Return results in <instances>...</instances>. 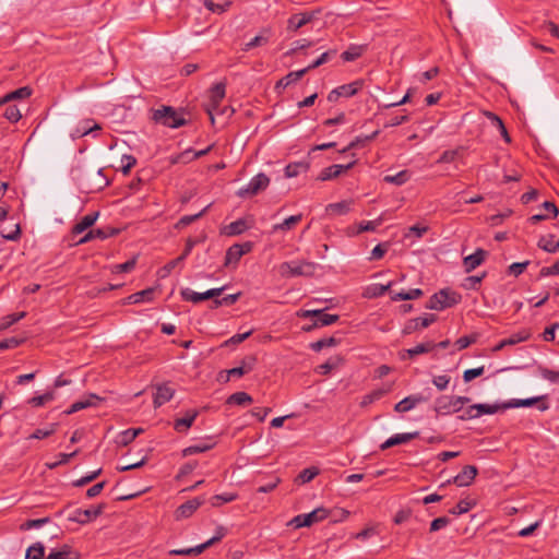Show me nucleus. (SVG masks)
Returning <instances> with one entry per match:
<instances>
[{
  "instance_id": "nucleus-1",
  "label": "nucleus",
  "mask_w": 559,
  "mask_h": 559,
  "mask_svg": "<svg viewBox=\"0 0 559 559\" xmlns=\"http://www.w3.org/2000/svg\"><path fill=\"white\" fill-rule=\"evenodd\" d=\"M151 119L156 123L166 128L177 129L188 124L186 112L181 108L162 105L151 110Z\"/></svg>"
},
{
  "instance_id": "nucleus-2",
  "label": "nucleus",
  "mask_w": 559,
  "mask_h": 559,
  "mask_svg": "<svg viewBox=\"0 0 559 559\" xmlns=\"http://www.w3.org/2000/svg\"><path fill=\"white\" fill-rule=\"evenodd\" d=\"M461 299L462 297L459 293L451 290L449 288H444L430 297L428 304L426 305V308L430 310L441 311L459 304Z\"/></svg>"
},
{
  "instance_id": "nucleus-3",
  "label": "nucleus",
  "mask_w": 559,
  "mask_h": 559,
  "mask_svg": "<svg viewBox=\"0 0 559 559\" xmlns=\"http://www.w3.org/2000/svg\"><path fill=\"white\" fill-rule=\"evenodd\" d=\"M316 264L313 262H283L280 265V273L284 277L311 276L314 273Z\"/></svg>"
},
{
  "instance_id": "nucleus-4",
  "label": "nucleus",
  "mask_w": 559,
  "mask_h": 559,
  "mask_svg": "<svg viewBox=\"0 0 559 559\" xmlns=\"http://www.w3.org/2000/svg\"><path fill=\"white\" fill-rule=\"evenodd\" d=\"M270 178L264 173H259L248 182L246 187L240 188L236 195L238 198H252L264 191L270 185Z\"/></svg>"
},
{
  "instance_id": "nucleus-5",
  "label": "nucleus",
  "mask_w": 559,
  "mask_h": 559,
  "mask_svg": "<svg viewBox=\"0 0 559 559\" xmlns=\"http://www.w3.org/2000/svg\"><path fill=\"white\" fill-rule=\"evenodd\" d=\"M330 515V511L325 508H317L313 511L305 514L296 515L292 521L290 525L295 528H300L305 526H311L314 523H319L325 520Z\"/></svg>"
},
{
  "instance_id": "nucleus-6",
  "label": "nucleus",
  "mask_w": 559,
  "mask_h": 559,
  "mask_svg": "<svg viewBox=\"0 0 559 559\" xmlns=\"http://www.w3.org/2000/svg\"><path fill=\"white\" fill-rule=\"evenodd\" d=\"M225 94L226 85L223 82L214 84L210 90L206 112L209 114L212 122H214V112L218 110L222 100L225 98Z\"/></svg>"
},
{
  "instance_id": "nucleus-7",
  "label": "nucleus",
  "mask_w": 559,
  "mask_h": 559,
  "mask_svg": "<svg viewBox=\"0 0 559 559\" xmlns=\"http://www.w3.org/2000/svg\"><path fill=\"white\" fill-rule=\"evenodd\" d=\"M224 535H225L224 528L219 527L217 535L213 536L207 542H205L201 545H198L195 547L182 548V549H171L169 551V555L170 556H191V555L197 556V555H200L205 549H207L210 546H212L216 542H219L224 537Z\"/></svg>"
},
{
  "instance_id": "nucleus-8",
  "label": "nucleus",
  "mask_w": 559,
  "mask_h": 559,
  "mask_svg": "<svg viewBox=\"0 0 559 559\" xmlns=\"http://www.w3.org/2000/svg\"><path fill=\"white\" fill-rule=\"evenodd\" d=\"M226 286L219 288H212L204 293H197L190 288H183L180 292L181 298L186 301H191L193 304H199L203 300H207L211 298L219 297L222 293L225 290Z\"/></svg>"
},
{
  "instance_id": "nucleus-9",
  "label": "nucleus",
  "mask_w": 559,
  "mask_h": 559,
  "mask_svg": "<svg viewBox=\"0 0 559 559\" xmlns=\"http://www.w3.org/2000/svg\"><path fill=\"white\" fill-rule=\"evenodd\" d=\"M478 469L474 465H466L463 467L462 472H460L456 476L451 479H448L441 487H444L448 484H455L459 487L469 486L475 479Z\"/></svg>"
},
{
  "instance_id": "nucleus-10",
  "label": "nucleus",
  "mask_w": 559,
  "mask_h": 559,
  "mask_svg": "<svg viewBox=\"0 0 559 559\" xmlns=\"http://www.w3.org/2000/svg\"><path fill=\"white\" fill-rule=\"evenodd\" d=\"M252 249V243L247 241L245 243H235L229 247L225 254V266H229L230 264H237L242 255L250 252Z\"/></svg>"
},
{
  "instance_id": "nucleus-11",
  "label": "nucleus",
  "mask_w": 559,
  "mask_h": 559,
  "mask_svg": "<svg viewBox=\"0 0 559 559\" xmlns=\"http://www.w3.org/2000/svg\"><path fill=\"white\" fill-rule=\"evenodd\" d=\"M103 509H104L103 504H99L96 508H91V509H86V510L75 509L69 515L68 520L71 521V522L80 523V524H86L90 521H92V520L96 519L97 516H99L103 513Z\"/></svg>"
},
{
  "instance_id": "nucleus-12",
  "label": "nucleus",
  "mask_w": 559,
  "mask_h": 559,
  "mask_svg": "<svg viewBox=\"0 0 559 559\" xmlns=\"http://www.w3.org/2000/svg\"><path fill=\"white\" fill-rule=\"evenodd\" d=\"M436 414L439 415H450L452 413H457L461 411L459 405L455 402V396L441 395L435 402L433 407Z\"/></svg>"
},
{
  "instance_id": "nucleus-13",
  "label": "nucleus",
  "mask_w": 559,
  "mask_h": 559,
  "mask_svg": "<svg viewBox=\"0 0 559 559\" xmlns=\"http://www.w3.org/2000/svg\"><path fill=\"white\" fill-rule=\"evenodd\" d=\"M355 160L348 163L347 165H338V164H334V165H331L329 167H325L323 168L319 176H318V180L320 181H326V180H332V179H335L337 178L338 176H341L343 173L349 170L350 168H353V166L355 165Z\"/></svg>"
},
{
  "instance_id": "nucleus-14",
  "label": "nucleus",
  "mask_w": 559,
  "mask_h": 559,
  "mask_svg": "<svg viewBox=\"0 0 559 559\" xmlns=\"http://www.w3.org/2000/svg\"><path fill=\"white\" fill-rule=\"evenodd\" d=\"M302 317L309 318L314 317V326H326L335 323L338 320L337 314H330L324 312V310H306L302 312Z\"/></svg>"
},
{
  "instance_id": "nucleus-15",
  "label": "nucleus",
  "mask_w": 559,
  "mask_h": 559,
  "mask_svg": "<svg viewBox=\"0 0 559 559\" xmlns=\"http://www.w3.org/2000/svg\"><path fill=\"white\" fill-rule=\"evenodd\" d=\"M435 320H436L435 314H429L427 317H418L415 319H411L405 323V325L403 328V334L409 335L417 330L428 328Z\"/></svg>"
},
{
  "instance_id": "nucleus-16",
  "label": "nucleus",
  "mask_w": 559,
  "mask_h": 559,
  "mask_svg": "<svg viewBox=\"0 0 559 559\" xmlns=\"http://www.w3.org/2000/svg\"><path fill=\"white\" fill-rule=\"evenodd\" d=\"M204 499L197 497L179 506L176 510V519H187L191 516L202 504Z\"/></svg>"
},
{
  "instance_id": "nucleus-17",
  "label": "nucleus",
  "mask_w": 559,
  "mask_h": 559,
  "mask_svg": "<svg viewBox=\"0 0 559 559\" xmlns=\"http://www.w3.org/2000/svg\"><path fill=\"white\" fill-rule=\"evenodd\" d=\"M545 396H537V397H530V399H514L509 401L508 403H503L504 408H518V407H530L534 404H537L542 402V404L538 406L540 411H546L548 408V405L544 403Z\"/></svg>"
},
{
  "instance_id": "nucleus-18",
  "label": "nucleus",
  "mask_w": 559,
  "mask_h": 559,
  "mask_svg": "<svg viewBox=\"0 0 559 559\" xmlns=\"http://www.w3.org/2000/svg\"><path fill=\"white\" fill-rule=\"evenodd\" d=\"M418 436H419L418 431L393 435L388 440H385L382 444H380V449L382 451H384L391 447L407 443L411 440L416 439Z\"/></svg>"
},
{
  "instance_id": "nucleus-19",
  "label": "nucleus",
  "mask_w": 559,
  "mask_h": 559,
  "mask_svg": "<svg viewBox=\"0 0 559 559\" xmlns=\"http://www.w3.org/2000/svg\"><path fill=\"white\" fill-rule=\"evenodd\" d=\"M174 394H175V390L173 388H170L167 383L158 384L156 386V391L154 393V400H153L154 406L156 408L160 407L162 405H164L165 403L170 401L173 399Z\"/></svg>"
},
{
  "instance_id": "nucleus-20",
  "label": "nucleus",
  "mask_w": 559,
  "mask_h": 559,
  "mask_svg": "<svg viewBox=\"0 0 559 559\" xmlns=\"http://www.w3.org/2000/svg\"><path fill=\"white\" fill-rule=\"evenodd\" d=\"M314 17L312 12L293 14L287 21V29L297 32L299 28L311 22Z\"/></svg>"
},
{
  "instance_id": "nucleus-21",
  "label": "nucleus",
  "mask_w": 559,
  "mask_h": 559,
  "mask_svg": "<svg viewBox=\"0 0 559 559\" xmlns=\"http://www.w3.org/2000/svg\"><path fill=\"white\" fill-rule=\"evenodd\" d=\"M198 415H199V412L197 409L187 411L183 417L177 418L175 420V423H174L175 430L178 432L187 431L192 426V424L194 423Z\"/></svg>"
},
{
  "instance_id": "nucleus-22",
  "label": "nucleus",
  "mask_w": 559,
  "mask_h": 559,
  "mask_svg": "<svg viewBox=\"0 0 559 559\" xmlns=\"http://www.w3.org/2000/svg\"><path fill=\"white\" fill-rule=\"evenodd\" d=\"M100 401H102V399L99 396H97L96 394H88L86 397L74 402L70 406V408L66 411V414L70 415V414L76 413L81 409H84V408H87L91 406H96Z\"/></svg>"
},
{
  "instance_id": "nucleus-23",
  "label": "nucleus",
  "mask_w": 559,
  "mask_h": 559,
  "mask_svg": "<svg viewBox=\"0 0 559 559\" xmlns=\"http://www.w3.org/2000/svg\"><path fill=\"white\" fill-rule=\"evenodd\" d=\"M95 130H100V126L93 120L86 119L76 126V128L71 132V136L72 139H80Z\"/></svg>"
},
{
  "instance_id": "nucleus-24",
  "label": "nucleus",
  "mask_w": 559,
  "mask_h": 559,
  "mask_svg": "<svg viewBox=\"0 0 559 559\" xmlns=\"http://www.w3.org/2000/svg\"><path fill=\"white\" fill-rule=\"evenodd\" d=\"M486 254L487 252L485 250L477 249L474 253L465 257L463 260L465 271L469 273L479 266L484 262Z\"/></svg>"
},
{
  "instance_id": "nucleus-25",
  "label": "nucleus",
  "mask_w": 559,
  "mask_h": 559,
  "mask_svg": "<svg viewBox=\"0 0 559 559\" xmlns=\"http://www.w3.org/2000/svg\"><path fill=\"white\" fill-rule=\"evenodd\" d=\"M98 217V212L90 213L83 216L73 227L72 234L80 235L92 227Z\"/></svg>"
},
{
  "instance_id": "nucleus-26",
  "label": "nucleus",
  "mask_w": 559,
  "mask_h": 559,
  "mask_svg": "<svg viewBox=\"0 0 559 559\" xmlns=\"http://www.w3.org/2000/svg\"><path fill=\"white\" fill-rule=\"evenodd\" d=\"M352 205V200H344L336 203H330L325 206V212L326 214L330 215H345L350 212Z\"/></svg>"
},
{
  "instance_id": "nucleus-27",
  "label": "nucleus",
  "mask_w": 559,
  "mask_h": 559,
  "mask_svg": "<svg viewBox=\"0 0 559 559\" xmlns=\"http://www.w3.org/2000/svg\"><path fill=\"white\" fill-rule=\"evenodd\" d=\"M435 347L436 344L433 342L420 343L413 348L405 349L402 358H405L406 356L408 358H414L417 355L431 352Z\"/></svg>"
},
{
  "instance_id": "nucleus-28",
  "label": "nucleus",
  "mask_w": 559,
  "mask_h": 559,
  "mask_svg": "<svg viewBox=\"0 0 559 559\" xmlns=\"http://www.w3.org/2000/svg\"><path fill=\"white\" fill-rule=\"evenodd\" d=\"M554 235L542 236L537 242L539 249L548 253L559 252V240L555 242Z\"/></svg>"
},
{
  "instance_id": "nucleus-29",
  "label": "nucleus",
  "mask_w": 559,
  "mask_h": 559,
  "mask_svg": "<svg viewBox=\"0 0 559 559\" xmlns=\"http://www.w3.org/2000/svg\"><path fill=\"white\" fill-rule=\"evenodd\" d=\"M310 167V164L308 162H295L289 163L285 167V177L286 178H294L297 177L301 173H306Z\"/></svg>"
},
{
  "instance_id": "nucleus-30",
  "label": "nucleus",
  "mask_w": 559,
  "mask_h": 559,
  "mask_svg": "<svg viewBox=\"0 0 559 559\" xmlns=\"http://www.w3.org/2000/svg\"><path fill=\"white\" fill-rule=\"evenodd\" d=\"M32 95V88L28 86L20 87L11 93H8L4 97L0 99V106L4 105L8 102L14 99H24Z\"/></svg>"
},
{
  "instance_id": "nucleus-31",
  "label": "nucleus",
  "mask_w": 559,
  "mask_h": 559,
  "mask_svg": "<svg viewBox=\"0 0 559 559\" xmlns=\"http://www.w3.org/2000/svg\"><path fill=\"white\" fill-rule=\"evenodd\" d=\"M543 209L547 212L546 214H535L533 216L530 217V222L533 223V224H536L540 221H544V219H547L549 218V215L548 213H550L552 215V217H556L558 215V207L556 206L555 203L550 202V201H545L543 203Z\"/></svg>"
},
{
  "instance_id": "nucleus-32",
  "label": "nucleus",
  "mask_w": 559,
  "mask_h": 559,
  "mask_svg": "<svg viewBox=\"0 0 559 559\" xmlns=\"http://www.w3.org/2000/svg\"><path fill=\"white\" fill-rule=\"evenodd\" d=\"M230 5V0H204V7L207 10L218 14L227 11Z\"/></svg>"
},
{
  "instance_id": "nucleus-33",
  "label": "nucleus",
  "mask_w": 559,
  "mask_h": 559,
  "mask_svg": "<svg viewBox=\"0 0 559 559\" xmlns=\"http://www.w3.org/2000/svg\"><path fill=\"white\" fill-rule=\"evenodd\" d=\"M361 87H362L361 81H354L352 83L341 85L336 88H337V91H338L337 93H338V95H341V97H352L355 94H357V92Z\"/></svg>"
},
{
  "instance_id": "nucleus-34",
  "label": "nucleus",
  "mask_w": 559,
  "mask_h": 559,
  "mask_svg": "<svg viewBox=\"0 0 559 559\" xmlns=\"http://www.w3.org/2000/svg\"><path fill=\"white\" fill-rule=\"evenodd\" d=\"M45 559H79V556L64 545L59 550H52Z\"/></svg>"
},
{
  "instance_id": "nucleus-35",
  "label": "nucleus",
  "mask_w": 559,
  "mask_h": 559,
  "mask_svg": "<svg viewBox=\"0 0 559 559\" xmlns=\"http://www.w3.org/2000/svg\"><path fill=\"white\" fill-rule=\"evenodd\" d=\"M248 228H249V226H248L246 219L239 218L235 222H231L226 227V234L228 236H237V235H241L242 233H245Z\"/></svg>"
},
{
  "instance_id": "nucleus-36",
  "label": "nucleus",
  "mask_w": 559,
  "mask_h": 559,
  "mask_svg": "<svg viewBox=\"0 0 559 559\" xmlns=\"http://www.w3.org/2000/svg\"><path fill=\"white\" fill-rule=\"evenodd\" d=\"M474 408L477 412V417L483 415H493L500 409H506L502 404H474Z\"/></svg>"
},
{
  "instance_id": "nucleus-37",
  "label": "nucleus",
  "mask_w": 559,
  "mask_h": 559,
  "mask_svg": "<svg viewBox=\"0 0 559 559\" xmlns=\"http://www.w3.org/2000/svg\"><path fill=\"white\" fill-rule=\"evenodd\" d=\"M365 50L364 46L360 45H350L347 50H345L341 57L345 62L355 61L359 57H361Z\"/></svg>"
},
{
  "instance_id": "nucleus-38",
  "label": "nucleus",
  "mask_w": 559,
  "mask_h": 559,
  "mask_svg": "<svg viewBox=\"0 0 559 559\" xmlns=\"http://www.w3.org/2000/svg\"><path fill=\"white\" fill-rule=\"evenodd\" d=\"M379 134V130H376L369 135L366 136H357L354 141H352L346 147H344L341 153H346L353 148L364 146L366 142L372 141L376 139Z\"/></svg>"
},
{
  "instance_id": "nucleus-39",
  "label": "nucleus",
  "mask_w": 559,
  "mask_h": 559,
  "mask_svg": "<svg viewBox=\"0 0 559 559\" xmlns=\"http://www.w3.org/2000/svg\"><path fill=\"white\" fill-rule=\"evenodd\" d=\"M411 178L408 170H401L395 175H386L383 180L388 183H393L395 186H402L407 182Z\"/></svg>"
},
{
  "instance_id": "nucleus-40",
  "label": "nucleus",
  "mask_w": 559,
  "mask_h": 559,
  "mask_svg": "<svg viewBox=\"0 0 559 559\" xmlns=\"http://www.w3.org/2000/svg\"><path fill=\"white\" fill-rule=\"evenodd\" d=\"M252 402V397L246 392H236L227 399L229 405H247Z\"/></svg>"
},
{
  "instance_id": "nucleus-41",
  "label": "nucleus",
  "mask_w": 559,
  "mask_h": 559,
  "mask_svg": "<svg viewBox=\"0 0 559 559\" xmlns=\"http://www.w3.org/2000/svg\"><path fill=\"white\" fill-rule=\"evenodd\" d=\"M302 219L301 214L292 215L284 219L282 223L276 224L273 226V230H289L292 229L296 224H298Z\"/></svg>"
},
{
  "instance_id": "nucleus-42",
  "label": "nucleus",
  "mask_w": 559,
  "mask_h": 559,
  "mask_svg": "<svg viewBox=\"0 0 559 559\" xmlns=\"http://www.w3.org/2000/svg\"><path fill=\"white\" fill-rule=\"evenodd\" d=\"M142 432V429L141 428H130V429H127L124 431H122L120 435H119V444L126 447L128 445L129 443H131L136 437L138 435Z\"/></svg>"
},
{
  "instance_id": "nucleus-43",
  "label": "nucleus",
  "mask_w": 559,
  "mask_h": 559,
  "mask_svg": "<svg viewBox=\"0 0 559 559\" xmlns=\"http://www.w3.org/2000/svg\"><path fill=\"white\" fill-rule=\"evenodd\" d=\"M307 72H308V69H301V70H298V71L289 72L286 76H284L277 83V85L286 87V86L290 85L292 83L297 82L298 80H300Z\"/></svg>"
},
{
  "instance_id": "nucleus-44",
  "label": "nucleus",
  "mask_w": 559,
  "mask_h": 559,
  "mask_svg": "<svg viewBox=\"0 0 559 559\" xmlns=\"http://www.w3.org/2000/svg\"><path fill=\"white\" fill-rule=\"evenodd\" d=\"M213 443H198L190 447H187L182 450V456H190L198 453H203L213 448Z\"/></svg>"
},
{
  "instance_id": "nucleus-45",
  "label": "nucleus",
  "mask_w": 559,
  "mask_h": 559,
  "mask_svg": "<svg viewBox=\"0 0 559 559\" xmlns=\"http://www.w3.org/2000/svg\"><path fill=\"white\" fill-rule=\"evenodd\" d=\"M238 498L237 493L234 492H225L221 495H215L211 498V504L213 507H221L223 503L233 502Z\"/></svg>"
},
{
  "instance_id": "nucleus-46",
  "label": "nucleus",
  "mask_w": 559,
  "mask_h": 559,
  "mask_svg": "<svg viewBox=\"0 0 559 559\" xmlns=\"http://www.w3.org/2000/svg\"><path fill=\"white\" fill-rule=\"evenodd\" d=\"M383 222L382 216L374 221H366L357 224L356 233L374 231Z\"/></svg>"
},
{
  "instance_id": "nucleus-47",
  "label": "nucleus",
  "mask_w": 559,
  "mask_h": 559,
  "mask_svg": "<svg viewBox=\"0 0 559 559\" xmlns=\"http://www.w3.org/2000/svg\"><path fill=\"white\" fill-rule=\"evenodd\" d=\"M25 316H26V313L24 311H22V312L11 313V314L3 317L0 321V330H5V329L10 328L14 323L22 320Z\"/></svg>"
},
{
  "instance_id": "nucleus-48",
  "label": "nucleus",
  "mask_w": 559,
  "mask_h": 559,
  "mask_svg": "<svg viewBox=\"0 0 559 559\" xmlns=\"http://www.w3.org/2000/svg\"><path fill=\"white\" fill-rule=\"evenodd\" d=\"M45 547L41 543H35L26 550L25 559H43Z\"/></svg>"
},
{
  "instance_id": "nucleus-49",
  "label": "nucleus",
  "mask_w": 559,
  "mask_h": 559,
  "mask_svg": "<svg viewBox=\"0 0 559 559\" xmlns=\"http://www.w3.org/2000/svg\"><path fill=\"white\" fill-rule=\"evenodd\" d=\"M386 393L385 390L378 389L362 396L360 401L361 407H367L368 405L374 403L380 400Z\"/></svg>"
},
{
  "instance_id": "nucleus-50",
  "label": "nucleus",
  "mask_w": 559,
  "mask_h": 559,
  "mask_svg": "<svg viewBox=\"0 0 559 559\" xmlns=\"http://www.w3.org/2000/svg\"><path fill=\"white\" fill-rule=\"evenodd\" d=\"M538 373L543 379L559 385V370H551L539 366Z\"/></svg>"
},
{
  "instance_id": "nucleus-51",
  "label": "nucleus",
  "mask_w": 559,
  "mask_h": 559,
  "mask_svg": "<svg viewBox=\"0 0 559 559\" xmlns=\"http://www.w3.org/2000/svg\"><path fill=\"white\" fill-rule=\"evenodd\" d=\"M474 506V501L463 499L460 500L459 503L450 510V513L453 515H461L468 512Z\"/></svg>"
},
{
  "instance_id": "nucleus-52",
  "label": "nucleus",
  "mask_w": 559,
  "mask_h": 559,
  "mask_svg": "<svg viewBox=\"0 0 559 559\" xmlns=\"http://www.w3.org/2000/svg\"><path fill=\"white\" fill-rule=\"evenodd\" d=\"M240 295V293H237L224 296L222 298L215 297V299L213 300L214 308H218L221 306H231L238 301Z\"/></svg>"
},
{
  "instance_id": "nucleus-53",
  "label": "nucleus",
  "mask_w": 559,
  "mask_h": 559,
  "mask_svg": "<svg viewBox=\"0 0 559 559\" xmlns=\"http://www.w3.org/2000/svg\"><path fill=\"white\" fill-rule=\"evenodd\" d=\"M336 344L337 340L335 337H325L311 343L310 348L313 349L314 352H320L325 347L335 346Z\"/></svg>"
},
{
  "instance_id": "nucleus-54",
  "label": "nucleus",
  "mask_w": 559,
  "mask_h": 559,
  "mask_svg": "<svg viewBox=\"0 0 559 559\" xmlns=\"http://www.w3.org/2000/svg\"><path fill=\"white\" fill-rule=\"evenodd\" d=\"M335 55H336L335 49L325 51L318 59H316L311 64L306 67L305 69H308V71L316 69V68L326 63Z\"/></svg>"
},
{
  "instance_id": "nucleus-55",
  "label": "nucleus",
  "mask_w": 559,
  "mask_h": 559,
  "mask_svg": "<svg viewBox=\"0 0 559 559\" xmlns=\"http://www.w3.org/2000/svg\"><path fill=\"white\" fill-rule=\"evenodd\" d=\"M135 263H136V260H135V258H133L131 260H128L124 263L115 264L111 266V272L114 274L131 272L134 269Z\"/></svg>"
},
{
  "instance_id": "nucleus-56",
  "label": "nucleus",
  "mask_w": 559,
  "mask_h": 559,
  "mask_svg": "<svg viewBox=\"0 0 559 559\" xmlns=\"http://www.w3.org/2000/svg\"><path fill=\"white\" fill-rule=\"evenodd\" d=\"M531 333L527 330H521L514 334H512L510 337L506 338L508 345H515L521 342H525L530 338Z\"/></svg>"
},
{
  "instance_id": "nucleus-57",
  "label": "nucleus",
  "mask_w": 559,
  "mask_h": 559,
  "mask_svg": "<svg viewBox=\"0 0 559 559\" xmlns=\"http://www.w3.org/2000/svg\"><path fill=\"white\" fill-rule=\"evenodd\" d=\"M251 369H252V365L250 364L247 366L246 362H243L242 366L231 368V369L227 370L226 381H228L231 377L240 378L243 374H246L247 372L251 371Z\"/></svg>"
},
{
  "instance_id": "nucleus-58",
  "label": "nucleus",
  "mask_w": 559,
  "mask_h": 559,
  "mask_svg": "<svg viewBox=\"0 0 559 559\" xmlns=\"http://www.w3.org/2000/svg\"><path fill=\"white\" fill-rule=\"evenodd\" d=\"M3 117L14 123L21 119L22 115L15 105H9L3 112Z\"/></svg>"
},
{
  "instance_id": "nucleus-59",
  "label": "nucleus",
  "mask_w": 559,
  "mask_h": 559,
  "mask_svg": "<svg viewBox=\"0 0 559 559\" xmlns=\"http://www.w3.org/2000/svg\"><path fill=\"white\" fill-rule=\"evenodd\" d=\"M337 364H338L337 358H331L328 361H325L324 364L319 365L317 367L316 371L319 374L326 376L337 366Z\"/></svg>"
},
{
  "instance_id": "nucleus-60",
  "label": "nucleus",
  "mask_w": 559,
  "mask_h": 559,
  "mask_svg": "<svg viewBox=\"0 0 559 559\" xmlns=\"http://www.w3.org/2000/svg\"><path fill=\"white\" fill-rule=\"evenodd\" d=\"M136 164V158L132 155L124 154L121 157L120 169L123 175H128L131 168Z\"/></svg>"
},
{
  "instance_id": "nucleus-61",
  "label": "nucleus",
  "mask_w": 559,
  "mask_h": 559,
  "mask_svg": "<svg viewBox=\"0 0 559 559\" xmlns=\"http://www.w3.org/2000/svg\"><path fill=\"white\" fill-rule=\"evenodd\" d=\"M427 231V225L416 224L407 229V231L404 234V237L408 238L411 235H414L416 238H421Z\"/></svg>"
},
{
  "instance_id": "nucleus-62",
  "label": "nucleus",
  "mask_w": 559,
  "mask_h": 559,
  "mask_svg": "<svg viewBox=\"0 0 559 559\" xmlns=\"http://www.w3.org/2000/svg\"><path fill=\"white\" fill-rule=\"evenodd\" d=\"M392 286V282H389L388 284H376L372 287L369 288V297H381L383 296Z\"/></svg>"
},
{
  "instance_id": "nucleus-63",
  "label": "nucleus",
  "mask_w": 559,
  "mask_h": 559,
  "mask_svg": "<svg viewBox=\"0 0 559 559\" xmlns=\"http://www.w3.org/2000/svg\"><path fill=\"white\" fill-rule=\"evenodd\" d=\"M319 474V469L317 467H308L300 472L298 475V479L302 483L311 481Z\"/></svg>"
},
{
  "instance_id": "nucleus-64",
  "label": "nucleus",
  "mask_w": 559,
  "mask_h": 559,
  "mask_svg": "<svg viewBox=\"0 0 559 559\" xmlns=\"http://www.w3.org/2000/svg\"><path fill=\"white\" fill-rule=\"evenodd\" d=\"M415 407L416 406L414 405L412 399L408 395L395 404L394 411L397 413H406V412L412 411Z\"/></svg>"
}]
</instances>
